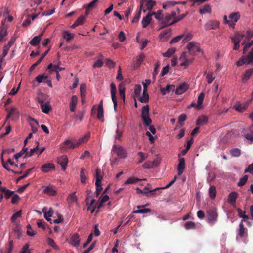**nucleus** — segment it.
Here are the masks:
<instances>
[{
    "label": "nucleus",
    "instance_id": "f257e3e1",
    "mask_svg": "<svg viewBox=\"0 0 253 253\" xmlns=\"http://www.w3.org/2000/svg\"><path fill=\"white\" fill-rule=\"evenodd\" d=\"M90 137V134H87L84 137L80 138L78 141L74 140L72 141L70 140H66L63 144L64 148L74 149L78 147L82 143L87 142Z\"/></svg>",
    "mask_w": 253,
    "mask_h": 253
},
{
    "label": "nucleus",
    "instance_id": "f03ea898",
    "mask_svg": "<svg viewBox=\"0 0 253 253\" xmlns=\"http://www.w3.org/2000/svg\"><path fill=\"white\" fill-rule=\"evenodd\" d=\"M245 64H253V48L247 55L242 56L236 62L237 66H241Z\"/></svg>",
    "mask_w": 253,
    "mask_h": 253
},
{
    "label": "nucleus",
    "instance_id": "7ed1b4c3",
    "mask_svg": "<svg viewBox=\"0 0 253 253\" xmlns=\"http://www.w3.org/2000/svg\"><path fill=\"white\" fill-rule=\"evenodd\" d=\"M141 118L143 123L147 126H149L152 123V120L149 117V105H146L142 107Z\"/></svg>",
    "mask_w": 253,
    "mask_h": 253
},
{
    "label": "nucleus",
    "instance_id": "20e7f679",
    "mask_svg": "<svg viewBox=\"0 0 253 253\" xmlns=\"http://www.w3.org/2000/svg\"><path fill=\"white\" fill-rule=\"evenodd\" d=\"M218 213L214 208L209 209L207 211V218L208 222L213 225L217 220Z\"/></svg>",
    "mask_w": 253,
    "mask_h": 253
},
{
    "label": "nucleus",
    "instance_id": "39448f33",
    "mask_svg": "<svg viewBox=\"0 0 253 253\" xmlns=\"http://www.w3.org/2000/svg\"><path fill=\"white\" fill-rule=\"evenodd\" d=\"M160 27L159 29H162L166 27L174 24L173 23V19L171 18L169 13H167L163 15L162 20L160 22Z\"/></svg>",
    "mask_w": 253,
    "mask_h": 253
},
{
    "label": "nucleus",
    "instance_id": "423d86ee",
    "mask_svg": "<svg viewBox=\"0 0 253 253\" xmlns=\"http://www.w3.org/2000/svg\"><path fill=\"white\" fill-rule=\"evenodd\" d=\"M112 151L116 153L118 156L120 158L126 157L127 153L126 151L123 147L120 145H114L112 148Z\"/></svg>",
    "mask_w": 253,
    "mask_h": 253
},
{
    "label": "nucleus",
    "instance_id": "0eeeda50",
    "mask_svg": "<svg viewBox=\"0 0 253 253\" xmlns=\"http://www.w3.org/2000/svg\"><path fill=\"white\" fill-rule=\"evenodd\" d=\"M187 48L189 50L190 54L192 55L200 51L199 45L194 42H189L187 45Z\"/></svg>",
    "mask_w": 253,
    "mask_h": 253
},
{
    "label": "nucleus",
    "instance_id": "6e6552de",
    "mask_svg": "<svg viewBox=\"0 0 253 253\" xmlns=\"http://www.w3.org/2000/svg\"><path fill=\"white\" fill-rule=\"evenodd\" d=\"M206 30H216L219 27V22L217 20H210L204 25Z\"/></svg>",
    "mask_w": 253,
    "mask_h": 253
},
{
    "label": "nucleus",
    "instance_id": "1a4fd4ad",
    "mask_svg": "<svg viewBox=\"0 0 253 253\" xmlns=\"http://www.w3.org/2000/svg\"><path fill=\"white\" fill-rule=\"evenodd\" d=\"M38 101L40 104L42 111L44 113H48L51 109L49 102H44L42 99L39 98L38 99Z\"/></svg>",
    "mask_w": 253,
    "mask_h": 253
},
{
    "label": "nucleus",
    "instance_id": "9d476101",
    "mask_svg": "<svg viewBox=\"0 0 253 253\" xmlns=\"http://www.w3.org/2000/svg\"><path fill=\"white\" fill-rule=\"evenodd\" d=\"M110 90L111 94V98L114 104V108L115 110H116L117 106V101L116 96V88L115 84L114 83H112L110 84Z\"/></svg>",
    "mask_w": 253,
    "mask_h": 253
},
{
    "label": "nucleus",
    "instance_id": "9b49d317",
    "mask_svg": "<svg viewBox=\"0 0 253 253\" xmlns=\"http://www.w3.org/2000/svg\"><path fill=\"white\" fill-rule=\"evenodd\" d=\"M57 163L61 166L63 171H65L68 163V159L66 155H63L57 158Z\"/></svg>",
    "mask_w": 253,
    "mask_h": 253
},
{
    "label": "nucleus",
    "instance_id": "f8f14e48",
    "mask_svg": "<svg viewBox=\"0 0 253 253\" xmlns=\"http://www.w3.org/2000/svg\"><path fill=\"white\" fill-rule=\"evenodd\" d=\"M179 60L181 61L180 66L187 67L192 62V60H189L186 57L185 52H183L180 57Z\"/></svg>",
    "mask_w": 253,
    "mask_h": 253
},
{
    "label": "nucleus",
    "instance_id": "ddd939ff",
    "mask_svg": "<svg viewBox=\"0 0 253 253\" xmlns=\"http://www.w3.org/2000/svg\"><path fill=\"white\" fill-rule=\"evenodd\" d=\"M55 169V166L52 163H47L41 167V170L43 172H48Z\"/></svg>",
    "mask_w": 253,
    "mask_h": 253
},
{
    "label": "nucleus",
    "instance_id": "4468645a",
    "mask_svg": "<svg viewBox=\"0 0 253 253\" xmlns=\"http://www.w3.org/2000/svg\"><path fill=\"white\" fill-rule=\"evenodd\" d=\"M80 238L77 233L74 234L71 238L70 244L75 247H78L79 246Z\"/></svg>",
    "mask_w": 253,
    "mask_h": 253
},
{
    "label": "nucleus",
    "instance_id": "2eb2a0df",
    "mask_svg": "<svg viewBox=\"0 0 253 253\" xmlns=\"http://www.w3.org/2000/svg\"><path fill=\"white\" fill-rule=\"evenodd\" d=\"M188 89V85L185 83H183L177 87L175 92L177 95H180L186 92Z\"/></svg>",
    "mask_w": 253,
    "mask_h": 253
},
{
    "label": "nucleus",
    "instance_id": "dca6fc26",
    "mask_svg": "<svg viewBox=\"0 0 253 253\" xmlns=\"http://www.w3.org/2000/svg\"><path fill=\"white\" fill-rule=\"evenodd\" d=\"M149 205L148 204H146L145 205H139L137 206V208L139 209L138 210L135 211L133 213H149L151 211V210L149 208H144L140 209V208H144L145 207Z\"/></svg>",
    "mask_w": 253,
    "mask_h": 253
},
{
    "label": "nucleus",
    "instance_id": "f3484780",
    "mask_svg": "<svg viewBox=\"0 0 253 253\" xmlns=\"http://www.w3.org/2000/svg\"><path fill=\"white\" fill-rule=\"evenodd\" d=\"M43 192L50 196H54L56 194L55 187L53 186H45L43 189Z\"/></svg>",
    "mask_w": 253,
    "mask_h": 253
},
{
    "label": "nucleus",
    "instance_id": "a211bd4d",
    "mask_svg": "<svg viewBox=\"0 0 253 253\" xmlns=\"http://www.w3.org/2000/svg\"><path fill=\"white\" fill-rule=\"evenodd\" d=\"M185 168V159L183 158H180L179 159V164L177 166L178 175H181L183 172Z\"/></svg>",
    "mask_w": 253,
    "mask_h": 253
},
{
    "label": "nucleus",
    "instance_id": "6ab92c4d",
    "mask_svg": "<svg viewBox=\"0 0 253 253\" xmlns=\"http://www.w3.org/2000/svg\"><path fill=\"white\" fill-rule=\"evenodd\" d=\"M78 101V97L76 95H73L72 96L69 104L70 110L71 112H75Z\"/></svg>",
    "mask_w": 253,
    "mask_h": 253
},
{
    "label": "nucleus",
    "instance_id": "aec40b11",
    "mask_svg": "<svg viewBox=\"0 0 253 253\" xmlns=\"http://www.w3.org/2000/svg\"><path fill=\"white\" fill-rule=\"evenodd\" d=\"M85 20V16L81 15L77 19V20L74 23L71 27L74 29L79 25H81L84 23Z\"/></svg>",
    "mask_w": 253,
    "mask_h": 253
},
{
    "label": "nucleus",
    "instance_id": "412c9836",
    "mask_svg": "<svg viewBox=\"0 0 253 253\" xmlns=\"http://www.w3.org/2000/svg\"><path fill=\"white\" fill-rule=\"evenodd\" d=\"M238 197V193L236 192H232L228 196V202L231 205L235 204L236 200Z\"/></svg>",
    "mask_w": 253,
    "mask_h": 253
},
{
    "label": "nucleus",
    "instance_id": "4be33fe9",
    "mask_svg": "<svg viewBox=\"0 0 253 253\" xmlns=\"http://www.w3.org/2000/svg\"><path fill=\"white\" fill-rule=\"evenodd\" d=\"M208 120V117L206 116H201L198 117L196 121V125L203 126L206 124Z\"/></svg>",
    "mask_w": 253,
    "mask_h": 253
},
{
    "label": "nucleus",
    "instance_id": "5701e85b",
    "mask_svg": "<svg viewBox=\"0 0 253 253\" xmlns=\"http://www.w3.org/2000/svg\"><path fill=\"white\" fill-rule=\"evenodd\" d=\"M155 4L156 2L154 0H148L145 5L146 9H143L142 8V10H143L144 12H145L147 10L151 11Z\"/></svg>",
    "mask_w": 253,
    "mask_h": 253
},
{
    "label": "nucleus",
    "instance_id": "b1692460",
    "mask_svg": "<svg viewBox=\"0 0 253 253\" xmlns=\"http://www.w3.org/2000/svg\"><path fill=\"white\" fill-rule=\"evenodd\" d=\"M144 0H142L140 2V7L139 11L136 14L135 16L134 17L132 22V23H137L140 18L141 11L142 7H143V4H144Z\"/></svg>",
    "mask_w": 253,
    "mask_h": 253
},
{
    "label": "nucleus",
    "instance_id": "393cba45",
    "mask_svg": "<svg viewBox=\"0 0 253 253\" xmlns=\"http://www.w3.org/2000/svg\"><path fill=\"white\" fill-rule=\"evenodd\" d=\"M245 36L244 34L237 32L235 34L234 36L231 38V41L232 42H237L240 43Z\"/></svg>",
    "mask_w": 253,
    "mask_h": 253
},
{
    "label": "nucleus",
    "instance_id": "a878e982",
    "mask_svg": "<svg viewBox=\"0 0 253 253\" xmlns=\"http://www.w3.org/2000/svg\"><path fill=\"white\" fill-rule=\"evenodd\" d=\"M14 42V41L10 40L8 42L7 44L4 46L2 54L3 57H4L7 55L10 47L13 45Z\"/></svg>",
    "mask_w": 253,
    "mask_h": 253
},
{
    "label": "nucleus",
    "instance_id": "bb28decb",
    "mask_svg": "<svg viewBox=\"0 0 253 253\" xmlns=\"http://www.w3.org/2000/svg\"><path fill=\"white\" fill-rule=\"evenodd\" d=\"M49 78L48 75H47L45 73H43L42 74H40L38 75L35 79V80L36 81L39 83H41L42 82H44L45 81L46 79Z\"/></svg>",
    "mask_w": 253,
    "mask_h": 253
},
{
    "label": "nucleus",
    "instance_id": "cd10ccee",
    "mask_svg": "<svg viewBox=\"0 0 253 253\" xmlns=\"http://www.w3.org/2000/svg\"><path fill=\"white\" fill-rule=\"evenodd\" d=\"M0 190L2 193L5 194L6 199H9L14 194V192L7 189L5 187L0 186Z\"/></svg>",
    "mask_w": 253,
    "mask_h": 253
},
{
    "label": "nucleus",
    "instance_id": "c85d7f7f",
    "mask_svg": "<svg viewBox=\"0 0 253 253\" xmlns=\"http://www.w3.org/2000/svg\"><path fill=\"white\" fill-rule=\"evenodd\" d=\"M39 143L38 142H37V146L35 148L31 149L29 152H26L24 157H29L33 156L35 153H38L39 150Z\"/></svg>",
    "mask_w": 253,
    "mask_h": 253
},
{
    "label": "nucleus",
    "instance_id": "c756f323",
    "mask_svg": "<svg viewBox=\"0 0 253 253\" xmlns=\"http://www.w3.org/2000/svg\"><path fill=\"white\" fill-rule=\"evenodd\" d=\"M152 18L150 17V14H147L143 17L141 22L143 28H146L151 22Z\"/></svg>",
    "mask_w": 253,
    "mask_h": 253
},
{
    "label": "nucleus",
    "instance_id": "7c9ffc66",
    "mask_svg": "<svg viewBox=\"0 0 253 253\" xmlns=\"http://www.w3.org/2000/svg\"><path fill=\"white\" fill-rule=\"evenodd\" d=\"M247 106L245 104L237 103L234 105L233 108L238 112H243L246 110Z\"/></svg>",
    "mask_w": 253,
    "mask_h": 253
},
{
    "label": "nucleus",
    "instance_id": "2f4dec72",
    "mask_svg": "<svg viewBox=\"0 0 253 253\" xmlns=\"http://www.w3.org/2000/svg\"><path fill=\"white\" fill-rule=\"evenodd\" d=\"M139 101L142 103H146L149 101V95L147 92V89H144L143 91V95L139 99Z\"/></svg>",
    "mask_w": 253,
    "mask_h": 253
},
{
    "label": "nucleus",
    "instance_id": "473e14b6",
    "mask_svg": "<svg viewBox=\"0 0 253 253\" xmlns=\"http://www.w3.org/2000/svg\"><path fill=\"white\" fill-rule=\"evenodd\" d=\"M211 8L209 4L205 5L203 8L199 9V12L201 14H204L205 13H210L211 12Z\"/></svg>",
    "mask_w": 253,
    "mask_h": 253
},
{
    "label": "nucleus",
    "instance_id": "72a5a7b5",
    "mask_svg": "<svg viewBox=\"0 0 253 253\" xmlns=\"http://www.w3.org/2000/svg\"><path fill=\"white\" fill-rule=\"evenodd\" d=\"M209 194L210 197L211 199H214L216 197V188L214 186H211L209 189Z\"/></svg>",
    "mask_w": 253,
    "mask_h": 253
},
{
    "label": "nucleus",
    "instance_id": "f704fd0d",
    "mask_svg": "<svg viewBox=\"0 0 253 253\" xmlns=\"http://www.w3.org/2000/svg\"><path fill=\"white\" fill-rule=\"evenodd\" d=\"M246 232L247 229L244 227L243 223H242V222H240L239 224L238 235L241 237H243L245 236V234Z\"/></svg>",
    "mask_w": 253,
    "mask_h": 253
},
{
    "label": "nucleus",
    "instance_id": "c9c22d12",
    "mask_svg": "<svg viewBox=\"0 0 253 253\" xmlns=\"http://www.w3.org/2000/svg\"><path fill=\"white\" fill-rule=\"evenodd\" d=\"M253 73V68H251V69L246 70L242 77V80L244 81H247L250 78V77L251 76V75H252Z\"/></svg>",
    "mask_w": 253,
    "mask_h": 253
},
{
    "label": "nucleus",
    "instance_id": "e433bc0d",
    "mask_svg": "<svg viewBox=\"0 0 253 253\" xmlns=\"http://www.w3.org/2000/svg\"><path fill=\"white\" fill-rule=\"evenodd\" d=\"M41 40V38L40 36H35L34 37L32 40L29 42V43L34 46H36L40 43V42Z\"/></svg>",
    "mask_w": 253,
    "mask_h": 253
},
{
    "label": "nucleus",
    "instance_id": "4c0bfd02",
    "mask_svg": "<svg viewBox=\"0 0 253 253\" xmlns=\"http://www.w3.org/2000/svg\"><path fill=\"white\" fill-rule=\"evenodd\" d=\"M119 90L120 97L124 102L125 100V88L121 84L119 86Z\"/></svg>",
    "mask_w": 253,
    "mask_h": 253
},
{
    "label": "nucleus",
    "instance_id": "58836bf2",
    "mask_svg": "<svg viewBox=\"0 0 253 253\" xmlns=\"http://www.w3.org/2000/svg\"><path fill=\"white\" fill-rule=\"evenodd\" d=\"M77 200V197L76 196V192H73L70 194L67 198V201L70 204L76 202Z\"/></svg>",
    "mask_w": 253,
    "mask_h": 253
},
{
    "label": "nucleus",
    "instance_id": "ea45409f",
    "mask_svg": "<svg viewBox=\"0 0 253 253\" xmlns=\"http://www.w3.org/2000/svg\"><path fill=\"white\" fill-rule=\"evenodd\" d=\"M240 17V15L239 12L232 13L229 16V18L231 19V21H233L234 22H237Z\"/></svg>",
    "mask_w": 253,
    "mask_h": 253
},
{
    "label": "nucleus",
    "instance_id": "a19ab883",
    "mask_svg": "<svg viewBox=\"0 0 253 253\" xmlns=\"http://www.w3.org/2000/svg\"><path fill=\"white\" fill-rule=\"evenodd\" d=\"M141 180H142V179H139L138 178H135L134 177H129L127 180H126V182H125V184H134L136 182L140 181Z\"/></svg>",
    "mask_w": 253,
    "mask_h": 253
},
{
    "label": "nucleus",
    "instance_id": "79ce46f5",
    "mask_svg": "<svg viewBox=\"0 0 253 253\" xmlns=\"http://www.w3.org/2000/svg\"><path fill=\"white\" fill-rule=\"evenodd\" d=\"M63 37L66 41L69 42L74 38V35L67 31H64L63 33Z\"/></svg>",
    "mask_w": 253,
    "mask_h": 253
},
{
    "label": "nucleus",
    "instance_id": "37998d69",
    "mask_svg": "<svg viewBox=\"0 0 253 253\" xmlns=\"http://www.w3.org/2000/svg\"><path fill=\"white\" fill-rule=\"evenodd\" d=\"M175 51V48H169V49H168V50L165 52V53H164L163 54V56L164 57H170L172 54H173L174 53Z\"/></svg>",
    "mask_w": 253,
    "mask_h": 253
},
{
    "label": "nucleus",
    "instance_id": "c03bdc74",
    "mask_svg": "<svg viewBox=\"0 0 253 253\" xmlns=\"http://www.w3.org/2000/svg\"><path fill=\"white\" fill-rule=\"evenodd\" d=\"M248 179V176L247 175H244L242 178H240L239 181L237 183V186L241 187L244 186Z\"/></svg>",
    "mask_w": 253,
    "mask_h": 253
},
{
    "label": "nucleus",
    "instance_id": "a18cd8bd",
    "mask_svg": "<svg viewBox=\"0 0 253 253\" xmlns=\"http://www.w3.org/2000/svg\"><path fill=\"white\" fill-rule=\"evenodd\" d=\"M145 55L143 53H141L140 54V55H139V56L137 58V61L136 62V65L137 67H139L140 66V65L142 63V62L144 60V59H145Z\"/></svg>",
    "mask_w": 253,
    "mask_h": 253
},
{
    "label": "nucleus",
    "instance_id": "49530a36",
    "mask_svg": "<svg viewBox=\"0 0 253 253\" xmlns=\"http://www.w3.org/2000/svg\"><path fill=\"white\" fill-rule=\"evenodd\" d=\"M28 150V148L26 147H24L23 149L18 153H16L14 155V158L15 159H18L22 155H23L24 153L26 154L27 151Z\"/></svg>",
    "mask_w": 253,
    "mask_h": 253
},
{
    "label": "nucleus",
    "instance_id": "de8ad7c7",
    "mask_svg": "<svg viewBox=\"0 0 253 253\" xmlns=\"http://www.w3.org/2000/svg\"><path fill=\"white\" fill-rule=\"evenodd\" d=\"M242 45H244V47L243 48V54H245L246 52L250 48V47L253 44V41H251L249 43H247L245 44V42H244L242 43Z\"/></svg>",
    "mask_w": 253,
    "mask_h": 253
},
{
    "label": "nucleus",
    "instance_id": "09e8293b",
    "mask_svg": "<svg viewBox=\"0 0 253 253\" xmlns=\"http://www.w3.org/2000/svg\"><path fill=\"white\" fill-rule=\"evenodd\" d=\"M47 244L49 246L52 247L54 249H56V250L59 249V247L55 244V242L54 241V240L52 239H51L50 238H48L47 239Z\"/></svg>",
    "mask_w": 253,
    "mask_h": 253
},
{
    "label": "nucleus",
    "instance_id": "8fccbe9b",
    "mask_svg": "<svg viewBox=\"0 0 253 253\" xmlns=\"http://www.w3.org/2000/svg\"><path fill=\"white\" fill-rule=\"evenodd\" d=\"M184 226L187 230H189L195 228L196 225L195 223L192 221H188L185 223Z\"/></svg>",
    "mask_w": 253,
    "mask_h": 253
},
{
    "label": "nucleus",
    "instance_id": "3c124183",
    "mask_svg": "<svg viewBox=\"0 0 253 253\" xmlns=\"http://www.w3.org/2000/svg\"><path fill=\"white\" fill-rule=\"evenodd\" d=\"M206 79H207L208 83L211 84L215 79V77H213V72L208 73L206 76Z\"/></svg>",
    "mask_w": 253,
    "mask_h": 253
},
{
    "label": "nucleus",
    "instance_id": "603ef678",
    "mask_svg": "<svg viewBox=\"0 0 253 253\" xmlns=\"http://www.w3.org/2000/svg\"><path fill=\"white\" fill-rule=\"evenodd\" d=\"M170 35L171 30L169 29L163 31L160 34L159 37L160 39H162L166 37H169V36H170Z\"/></svg>",
    "mask_w": 253,
    "mask_h": 253
},
{
    "label": "nucleus",
    "instance_id": "864d4df0",
    "mask_svg": "<svg viewBox=\"0 0 253 253\" xmlns=\"http://www.w3.org/2000/svg\"><path fill=\"white\" fill-rule=\"evenodd\" d=\"M21 210L18 211L17 212L14 213L11 217V222L14 223L16 220V219L18 217H20L21 215Z\"/></svg>",
    "mask_w": 253,
    "mask_h": 253
},
{
    "label": "nucleus",
    "instance_id": "5fc2aeb1",
    "mask_svg": "<svg viewBox=\"0 0 253 253\" xmlns=\"http://www.w3.org/2000/svg\"><path fill=\"white\" fill-rule=\"evenodd\" d=\"M230 153L232 157H239L241 155V150L238 148H234Z\"/></svg>",
    "mask_w": 253,
    "mask_h": 253
},
{
    "label": "nucleus",
    "instance_id": "6e6d98bb",
    "mask_svg": "<svg viewBox=\"0 0 253 253\" xmlns=\"http://www.w3.org/2000/svg\"><path fill=\"white\" fill-rule=\"evenodd\" d=\"M97 118L102 122L104 121L103 109H98Z\"/></svg>",
    "mask_w": 253,
    "mask_h": 253
},
{
    "label": "nucleus",
    "instance_id": "4d7b16f0",
    "mask_svg": "<svg viewBox=\"0 0 253 253\" xmlns=\"http://www.w3.org/2000/svg\"><path fill=\"white\" fill-rule=\"evenodd\" d=\"M205 97V94L203 92L201 93L198 97V100H197V106H201L202 105L204 98Z\"/></svg>",
    "mask_w": 253,
    "mask_h": 253
},
{
    "label": "nucleus",
    "instance_id": "13d9d810",
    "mask_svg": "<svg viewBox=\"0 0 253 253\" xmlns=\"http://www.w3.org/2000/svg\"><path fill=\"white\" fill-rule=\"evenodd\" d=\"M34 168V167L33 168H30V169H29L25 173H24V175L19 177L17 179V181H19L26 177H27L28 176V175H29V174L31 172V171H32V170Z\"/></svg>",
    "mask_w": 253,
    "mask_h": 253
},
{
    "label": "nucleus",
    "instance_id": "bf43d9fd",
    "mask_svg": "<svg viewBox=\"0 0 253 253\" xmlns=\"http://www.w3.org/2000/svg\"><path fill=\"white\" fill-rule=\"evenodd\" d=\"M187 14L188 13L186 12V13L182 14L179 16H176V17L174 18V19H173V23L175 24L177 22L179 21L180 20L183 19L184 17L186 16Z\"/></svg>",
    "mask_w": 253,
    "mask_h": 253
},
{
    "label": "nucleus",
    "instance_id": "052dcab7",
    "mask_svg": "<svg viewBox=\"0 0 253 253\" xmlns=\"http://www.w3.org/2000/svg\"><path fill=\"white\" fill-rule=\"evenodd\" d=\"M84 169H82L80 172L81 181L82 183H85L86 179V175L84 172Z\"/></svg>",
    "mask_w": 253,
    "mask_h": 253
},
{
    "label": "nucleus",
    "instance_id": "680f3d73",
    "mask_svg": "<svg viewBox=\"0 0 253 253\" xmlns=\"http://www.w3.org/2000/svg\"><path fill=\"white\" fill-rule=\"evenodd\" d=\"M179 2H176L174 1H169L167 3L163 4V8L164 9H167L168 7L171 6H174L175 4H179Z\"/></svg>",
    "mask_w": 253,
    "mask_h": 253
},
{
    "label": "nucleus",
    "instance_id": "e2e57ef3",
    "mask_svg": "<svg viewBox=\"0 0 253 253\" xmlns=\"http://www.w3.org/2000/svg\"><path fill=\"white\" fill-rule=\"evenodd\" d=\"M161 161V158L159 157H157V158L151 161L153 168L158 167L160 165Z\"/></svg>",
    "mask_w": 253,
    "mask_h": 253
},
{
    "label": "nucleus",
    "instance_id": "0e129e2a",
    "mask_svg": "<svg viewBox=\"0 0 253 253\" xmlns=\"http://www.w3.org/2000/svg\"><path fill=\"white\" fill-rule=\"evenodd\" d=\"M96 202V200L95 199H92L88 206V210L91 211V213H92L95 210V206L94 205Z\"/></svg>",
    "mask_w": 253,
    "mask_h": 253
},
{
    "label": "nucleus",
    "instance_id": "69168bd1",
    "mask_svg": "<svg viewBox=\"0 0 253 253\" xmlns=\"http://www.w3.org/2000/svg\"><path fill=\"white\" fill-rule=\"evenodd\" d=\"M163 11L162 10H158L157 11V14L155 15V18L159 21V22H161L163 17L162 15Z\"/></svg>",
    "mask_w": 253,
    "mask_h": 253
},
{
    "label": "nucleus",
    "instance_id": "338daca9",
    "mask_svg": "<svg viewBox=\"0 0 253 253\" xmlns=\"http://www.w3.org/2000/svg\"><path fill=\"white\" fill-rule=\"evenodd\" d=\"M184 37V35H179V36H176L175 37V38H173L170 42V44H173V43H176L177 42H179L183 37Z\"/></svg>",
    "mask_w": 253,
    "mask_h": 253
},
{
    "label": "nucleus",
    "instance_id": "774afa93",
    "mask_svg": "<svg viewBox=\"0 0 253 253\" xmlns=\"http://www.w3.org/2000/svg\"><path fill=\"white\" fill-rule=\"evenodd\" d=\"M244 172H249L253 175V163L248 166V168L245 170Z\"/></svg>",
    "mask_w": 253,
    "mask_h": 253
}]
</instances>
